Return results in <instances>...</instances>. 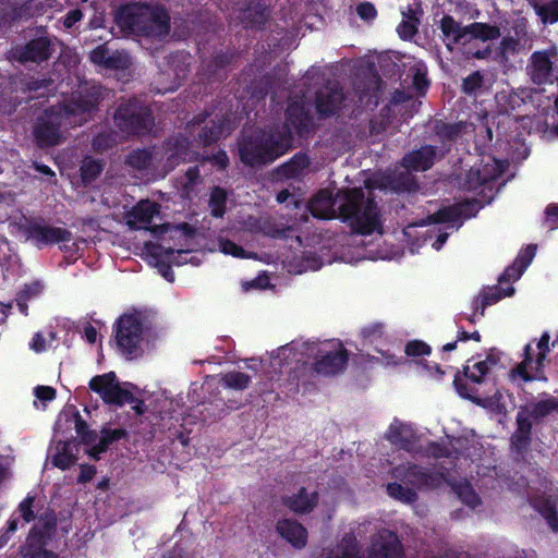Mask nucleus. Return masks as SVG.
<instances>
[{"mask_svg":"<svg viewBox=\"0 0 558 558\" xmlns=\"http://www.w3.org/2000/svg\"><path fill=\"white\" fill-rule=\"evenodd\" d=\"M104 93L105 89L99 85H86L70 98L45 110L33 131L38 147L59 145L62 142L61 128H74L87 122L97 110Z\"/></svg>","mask_w":558,"mask_h":558,"instance_id":"nucleus-1","label":"nucleus"},{"mask_svg":"<svg viewBox=\"0 0 558 558\" xmlns=\"http://www.w3.org/2000/svg\"><path fill=\"white\" fill-rule=\"evenodd\" d=\"M338 217L354 234L371 235L384 232L380 207L363 187H345L337 192Z\"/></svg>","mask_w":558,"mask_h":558,"instance_id":"nucleus-2","label":"nucleus"},{"mask_svg":"<svg viewBox=\"0 0 558 558\" xmlns=\"http://www.w3.org/2000/svg\"><path fill=\"white\" fill-rule=\"evenodd\" d=\"M304 355L313 356L315 361L312 365V372L322 376H337V374L345 371L350 361V353L341 342L290 343L281 345L278 350V356L287 365L290 361L308 365Z\"/></svg>","mask_w":558,"mask_h":558,"instance_id":"nucleus-3","label":"nucleus"},{"mask_svg":"<svg viewBox=\"0 0 558 558\" xmlns=\"http://www.w3.org/2000/svg\"><path fill=\"white\" fill-rule=\"evenodd\" d=\"M290 134L286 126L257 128L238 140L240 161L248 167H262L274 163L287 154Z\"/></svg>","mask_w":558,"mask_h":558,"instance_id":"nucleus-4","label":"nucleus"},{"mask_svg":"<svg viewBox=\"0 0 558 558\" xmlns=\"http://www.w3.org/2000/svg\"><path fill=\"white\" fill-rule=\"evenodd\" d=\"M175 239L178 240L180 247L187 245L189 241L191 240L179 236ZM190 254L191 250H174L172 247H165V245L156 243H145L143 248V256L147 264L151 267H155L160 276H162L165 280L169 282H173L175 280L172 265L182 266L186 265L189 262H193V258H187Z\"/></svg>","mask_w":558,"mask_h":558,"instance_id":"nucleus-5","label":"nucleus"},{"mask_svg":"<svg viewBox=\"0 0 558 558\" xmlns=\"http://www.w3.org/2000/svg\"><path fill=\"white\" fill-rule=\"evenodd\" d=\"M277 126H286L290 134L287 151L294 147V134L300 138H307L315 130L312 111L302 97L291 100L284 111V121Z\"/></svg>","mask_w":558,"mask_h":558,"instance_id":"nucleus-6","label":"nucleus"},{"mask_svg":"<svg viewBox=\"0 0 558 558\" xmlns=\"http://www.w3.org/2000/svg\"><path fill=\"white\" fill-rule=\"evenodd\" d=\"M160 214V205L158 203H151L150 201H142V229L148 230L150 233L155 235V238H159V235H165L169 233V238H185V239H195L196 229L193 225L189 222H181L178 225L170 223H155L153 225V218L155 215Z\"/></svg>","mask_w":558,"mask_h":558,"instance_id":"nucleus-7","label":"nucleus"},{"mask_svg":"<svg viewBox=\"0 0 558 558\" xmlns=\"http://www.w3.org/2000/svg\"><path fill=\"white\" fill-rule=\"evenodd\" d=\"M89 388L100 395L106 403L123 405L135 400L133 393L120 385L113 372L93 377Z\"/></svg>","mask_w":558,"mask_h":558,"instance_id":"nucleus-8","label":"nucleus"},{"mask_svg":"<svg viewBox=\"0 0 558 558\" xmlns=\"http://www.w3.org/2000/svg\"><path fill=\"white\" fill-rule=\"evenodd\" d=\"M116 341L128 359H135L140 345V316L136 313L122 315L116 326Z\"/></svg>","mask_w":558,"mask_h":558,"instance_id":"nucleus-9","label":"nucleus"},{"mask_svg":"<svg viewBox=\"0 0 558 558\" xmlns=\"http://www.w3.org/2000/svg\"><path fill=\"white\" fill-rule=\"evenodd\" d=\"M142 36L163 38L170 32V15L165 5L142 2Z\"/></svg>","mask_w":558,"mask_h":558,"instance_id":"nucleus-10","label":"nucleus"},{"mask_svg":"<svg viewBox=\"0 0 558 558\" xmlns=\"http://www.w3.org/2000/svg\"><path fill=\"white\" fill-rule=\"evenodd\" d=\"M236 11L240 23L246 29L265 28L270 19L268 0H239Z\"/></svg>","mask_w":558,"mask_h":558,"instance_id":"nucleus-11","label":"nucleus"},{"mask_svg":"<svg viewBox=\"0 0 558 558\" xmlns=\"http://www.w3.org/2000/svg\"><path fill=\"white\" fill-rule=\"evenodd\" d=\"M52 41L47 36H40L29 40L25 45H19L11 51V59L22 64L27 62L41 63L47 61L52 54Z\"/></svg>","mask_w":558,"mask_h":558,"instance_id":"nucleus-12","label":"nucleus"},{"mask_svg":"<svg viewBox=\"0 0 558 558\" xmlns=\"http://www.w3.org/2000/svg\"><path fill=\"white\" fill-rule=\"evenodd\" d=\"M393 476L400 478L401 482L411 485L412 488H435L441 482V475L438 472H433L430 469L417 465L408 464L397 466L393 471Z\"/></svg>","mask_w":558,"mask_h":558,"instance_id":"nucleus-13","label":"nucleus"},{"mask_svg":"<svg viewBox=\"0 0 558 558\" xmlns=\"http://www.w3.org/2000/svg\"><path fill=\"white\" fill-rule=\"evenodd\" d=\"M345 101L343 89L338 84L325 85L316 90L315 109L319 119H327L338 114Z\"/></svg>","mask_w":558,"mask_h":558,"instance_id":"nucleus-14","label":"nucleus"},{"mask_svg":"<svg viewBox=\"0 0 558 558\" xmlns=\"http://www.w3.org/2000/svg\"><path fill=\"white\" fill-rule=\"evenodd\" d=\"M515 429L510 438V450L517 456H524L532 445L533 423L527 408H520L515 415Z\"/></svg>","mask_w":558,"mask_h":558,"instance_id":"nucleus-15","label":"nucleus"},{"mask_svg":"<svg viewBox=\"0 0 558 558\" xmlns=\"http://www.w3.org/2000/svg\"><path fill=\"white\" fill-rule=\"evenodd\" d=\"M207 112H201L194 116L192 121L187 123L189 129L201 126L196 141L202 147H210V145L218 143L226 128L223 118L207 121Z\"/></svg>","mask_w":558,"mask_h":558,"instance_id":"nucleus-16","label":"nucleus"},{"mask_svg":"<svg viewBox=\"0 0 558 558\" xmlns=\"http://www.w3.org/2000/svg\"><path fill=\"white\" fill-rule=\"evenodd\" d=\"M118 129L125 135H136L140 130V104L136 99L119 106L114 114Z\"/></svg>","mask_w":558,"mask_h":558,"instance_id":"nucleus-17","label":"nucleus"},{"mask_svg":"<svg viewBox=\"0 0 558 558\" xmlns=\"http://www.w3.org/2000/svg\"><path fill=\"white\" fill-rule=\"evenodd\" d=\"M89 59L93 63L109 70H124L131 64L126 52L111 50L106 44L96 47L90 52Z\"/></svg>","mask_w":558,"mask_h":558,"instance_id":"nucleus-18","label":"nucleus"},{"mask_svg":"<svg viewBox=\"0 0 558 558\" xmlns=\"http://www.w3.org/2000/svg\"><path fill=\"white\" fill-rule=\"evenodd\" d=\"M437 154V147L430 146V144H425L420 148L412 149L404 154L401 165L408 170L426 171L433 168Z\"/></svg>","mask_w":558,"mask_h":558,"instance_id":"nucleus-19","label":"nucleus"},{"mask_svg":"<svg viewBox=\"0 0 558 558\" xmlns=\"http://www.w3.org/2000/svg\"><path fill=\"white\" fill-rule=\"evenodd\" d=\"M530 80L536 85L553 82V61L548 51H535L526 66Z\"/></svg>","mask_w":558,"mask_h":558,"instance_id":"nucleus-20","label":"nucleus"},{"mask_svg":"<svg viewBox=\"0 0 558 558\" xmlns=\"http://www.w3.org/2000/svg\"><path fill=\"white\" fill-rule=\"evenodd\" d=\"M387 440H389L391 445L400 448V450L412 452L416 448L418 438L412 425L404 424L402 421L396 418L393 423L389 425Z\"/></svg>","mask_w":558,"mask_h":558,"instance_id":"nucleus-21","label":"nucleus"},{"mask_svg":"<svg viewBox=\"0 0 558 558\" xmlns=\"http://www.w3.org/2000/svg\"><path fill=\"white\" fill-rule=\"evenodd\" d=\"M167 160L166 165L169 169H174L180 163L192 161L194 153L191 150V140L183 134H177L166 142Z\"/></svg>","mask_w":558,"mask_h":558,"instance_id":"nucleus-22","label":"nucleus"},{"mask_svg":"<svg viewBox=\"0 0 558 558\" xmlns=\"http://www.w3.org/2000/svg\"><path fill=\"white\" fill-rule=\"evenodd\" d=\"M367 558H404V550L397 534L387 531L372 543Z\"/></svg>","mask_w":558,"mask_h":558,"instance_id":"nucleus-23","label":"nucleus"},{"mask_svg":"<svg viewBox=\"0 0 558 558\" xmlns=\"http://www.w3.org/2000/svg\"><path fill=\"white\" fill-rule=\"evenodd\" d=\"M439 28L442 34V41L450 52L453 51L456 45L466 44L469 36L468 25H461L452 15H442L439 21Z\"/></svg>","mask_w":558,"mask_h":558,"instance_id":"nucleus-24","label":"nucleus"},{"mask_svg":"<svg viewBox=\"0 0 558 558\" xmlns=\"http://www.w3.org/2000/svg\"><path fill=\"white\" fill-rule=\"evenodd\" d=\"M276 530L279 535L294 548H304L308 542V531L298 520H278Z\"/></svg>","mask_w":558,"mask_h":558,"instance_id":"nucleus-25","label":"nucleus"},{"mask_svg":"<svg viewBox=\"0 0 558 558\" xmlns=\"http://www.w3.org/2000/svg\"><path fill=\"white\" fill-rule=\"evenodd\" d=\"M162 340V329L156 312L151 308L142 310V343L147 350H154Z\"/></svg>","mask_w":558,"mask_h":558,"instance_id":"nucleus-26","label":"nucleus"},{"mask_svg":"<svg viewBox=\"0 0 558 558\" xmlns=\"http://www.w3.org/2000/svg\"><path fill=\"white\" fill-rule=\"evenodd\" d=\"M338 194L332 197L329 191L322 190L308 202L307 208L312 217L332 219L337 217L333 207L338 208Z\"/></svg>","mask_w":558,"mask_h":558,"instance_id":"nucleus-27","label":"nucleus"},{"mask_svg":"<svg viewBox=\"0 0 558 558\" xmlns=\"http://www.w3.org/2000/svg\"><path fill=\"white\" fill-rule=\"evenodd\" d=\"M116 23L124 36L140 35V4L122 5L116 13Z\"/></svg>","mask_w":558,"mask_h":558,"instance_id":"nucleus-28","label":"nucleus"},{"mask_svg":"<svg viewBox=\"0 0 558 558\" xmlns=\"http://www.w3.org/2000/svg\"><path fill=\"white\" fill-rule=\"evenodd\" d=\"M78 449L73 440L62 441L59 440L50 448L49 458L51 463L61 470H66L76 462V454Z\"/></svg>","mask_w":558,"mask_h":558,"instance_id":"nucleus-29","label":"nucleus"},{"mask_svg":"<svg viewBox=\"0 0 558 558\" xmlns=\"http://www.w3.org/2000/svg\"><path fill=\"white\" fill-rule=\"evenodd\" d=\"M57 525V518L53 513H47L39 519V524L34 527L27 538L29 549L44 550L45 538L50 537Z\"/></svg>","mask_w":558,"mask_h":558,"instance_id":"nucleus-30","label":"nucleus"},{"mask_svg":"<svg viewBox=\"0 0 558 558\" xmlns=\"http://www.w3.org/2000/svg\"><path fill=\"white\" fill-rule=\"evenodd\" d=\"M31 235L43 244L69 242L72 239L71 232L66 229L40 225H34L31 228Z\"/></svg>","mask_w":558,"mask_h":558,"instance_id":"nucleus-31","label":"nucleus"},{"mask_svg":"<svg viewBox=\"0 0 558 558\" xmlns=\"http://www.w3.org/2000/svg\"><path fill=\"white\" fill-rule=\"evenodd\" d=\"M317 500V493L310 495L305 487H301L296 494L282 498V504L294 513L304 514L310 513L316 507Z\"/></svg>","mask_w":558,"mask_h":558,"instance_id":"nucleus-32","label":"nucleus"},{"mask_svg":"<svg viewBox=\"0 0 558 558\" xmlns=\"http://www.w3.org/2000/svg\"><path fill=\"white\" fill-rule=\"evenodd\" d=\"M531 5L543 26L558 23V0H532Z\"/></svg>","mask_w":558,"mask_h":558,"instance_id":"nucleus-33","label":"nucleus"},{"mask_svg":"<svg viewBox=\"0 0 558 558\" xmlns=\"http://www.w3.org/2000/svg\"><path fill=\"white\" fill-rule=\"evenodd\" d=\"M514 292V287H507L506 290H502L499 286H493L488 288H484L478 294L480 299V316L484 317L485 308L492 306V304L498 303L499 300L506 296H511Z\"/></svg>","mask_w":558,"mask_h":558,"instance_id":"nucleus-34","label":"nucleus"},{"mask_svg":"<svg viewBox=\"0 0 558 558\" xmlns=\"http://www.w3.org/2000/svg\"><path fill=\"white\" fill-rule=\"evenodd\" d=\"M497 174L495 169H489L488 165L481 168H471L465 177L464 185L469 191H476V189L488 184V182L496 180Z\"/></svg>","mask_w":558,"mask_h":558,"instance_id":"nucleus-35","label":"nucleus"},{"mask_svg":"<svg viewBox=\"0 0 558 558\" xmlns=\"http://www.w3.org/2000/svg\"><path fill=\"white\" fill-rule=\"evenodd\" d=\"M533 362H535L533 356V349L531 343H527L524 347L523 360L522 362H519L515 367H513V369L511 371V376H518L522 379V381L525 383H531L535 380L547 381L546 376L539 377L537 375H532V373L527 371V367L532 366Z\"/></svg>","mask_w":558,"mask_h":558,"instance_id":"nucleus-36","label":"nucleus"},{"mask_svg":"<svg viewBox=\"0 0 558 558\" xmlns=\"http://www.w3.org/2000/svg\"><path fill=\"white\" fill-rule=\"evenodd\" d=\"M469 36L481 41H493L501 36L500 27L486 22H472L468 25Z\"/></svg>","mask_w":558,"mask_h":558,"instance_id":"nucleus-37","label":"nucleus"},{"mask_svg":"<svg viewBox=\"0 0 558 558\" xmlns=\"http://www.w3.org/2000/svg\"><path fill=\"white\" fill-rule=\"evenodd\" d=\"M310 163L311 160L308 155L304 153L294 154L292 158L281 165V174L287 178H298L304 173Z\"/></svg>","mask_w":558,"mask_h":558,"instance_id":"nucleus-38","label":"nucleus"},{"mask_svg":"<svg viewBox=\"0 0 558 558\" xmlns=\"http://www.w3.org/2000/svg\"><path fill=\"white\" fill-rule=\"evenodd\" d=\"M251 381L252 377L247 375V373L231 371L221 374L219 384L223 388L234 389L235 391H244V389L248 388Z\"/></svg>","mask_w":558,"mask_h":558,"instance_id":"nucleus-39","label":"nucleus"},{"mask_svg":"<svg viewBox=\"0 0 558 558\" xmlns=\"http://www.w3.org/2000/svg\"><path fill=\"white\" fill-rule=\"evenodd\" d=\"M555 410H558V399L549 397L541 399L538 402L531 403L530 408H527V413L532 422H539L544 416H547Z\"/></svg>","mask_w":558,"mask_h":558,"instance_id":"nucleus-40","label":"nucleus"},{"mask_svg":"<svg viewBox=\"0 0 558 558\" xmlns=\"http://www.w3.org/2000/svg\"><path fill=\"white\" fill-rule=\"evenodd\" d=\"M323 558H361L359 543L353 536H344L337 546V551L328 553Z\"/></svg>","mask_w":558,"mask_h":558,"instance_id":"nucleus-41","label":"nucleus"},{"mask_svg":"<svg viewBox=\"0 0 558 558\" xmlns=\"http://www.w3.org/2000/svg\"><path fill=\"white\" fill-rule=\"evenodd\" d=\"M228 194L221 186H214L210 192L208 205L214 218H222L227 211Z\"/></svg>","mask_w":558,"mask_h":558,"instance_id":"nucleus-42","label":"nucleus"},{"mask_svg":"<svg viewBox=\"0 0 558 558\" xmlns=\"http://www.w3.org/2000/svg\"><path fill=\"white\" fill-rule=\"evenodd\" d=\"M387 493L393 498L404 504H413L417 500V494L412 487H404L401 483L391 482L387 484Z\"/></svg>","mask_w":558,"mask_h":558,"instance_id":"nucleus-43","label":"nucleus"},{"mask_svg":"<svg viewBox=\"0 0 558 558\" xmlns=\"http://www.w3.org/2000/svg\"><path fill=\"white\" fill-rule=\"evenodd\" d=\"M105 163L101 160L86 157L81 166V175L84 183L95 181L104 170Z\"/></svg>","mask_w":558,"mask_h":558,"instance_id":"nucleus-44","label":"nucleus"},{"mask_svg":"<svg viewBox=\"0 0 558 558\" xmlns=\"http://www.w3.org/2000/svg\"><path fill=\"white\" fill-rule=\"evenodd\" d=\"M461 214L462 211L459 206H446L430 214L428 220L434 223L456 222L460 219Z\"/></svg>","mask_w":558,"mask_h":558,"instance_id":"nucleus-45","label":"nucleus"},{"mask_svg":"<svg viewBox=\"0 0 558 558\" xmlns=\"http://www.w3.org/2000/svg\"><path fill=\"white\" fill-rule=\"evenodd\" d=\"M118 144V135L112 131L99 132L93 140V148L96 153H105Z\"/></svg>","mask_w":558,"mask_h":558,"instance_id":"nucleus-46","label":"nucleus"},{"mask_svg":"<svg viewBox=\"0 0 558 558\" xmlns=\"http://www.w3.org/2000/svg\"><path fill=\"white\" fill-rule=\"evenodd\" d=\"M522 48L518 38L511 36H505L501 38L500 44L497 47V60H508L509 54L518 53Z\"/></svg>","mask_w":558,"mask_h":558,"instance_id":"nucleus-47","label":"nucleus"},{"mask_svg":"<svg viewBox=\"0 0 558 558\" xmlns=\"http://www.w3.org/2000/svg\"><path fill=\"white\" fill-rule=\"evenodd\" d=\"M473 371H471L470 365L463 366V375L469 380L475 384H481L484 381L486 374L489 372V366L487 364L486 359L483 361H477L473 364Z\"/></svg>","mask_w":558,"mask_h":558,"instance_id":"nucleus-48","label":"nucleus"},{"mask_svg":"<svg viewBox=\"0 0 558 558\" xmlns=\"http://www.w3.org/2000/svg\"><path fill=\"white\" fill-rule=\"evenodd\" d=\"M456 492L461 501L468 506H471L473 509L474 507L481 505V497L478 494H476L471 483H460L457 486Z\"/></svg>","mask_w":558,"mask_h":558,"instance_id":"nucleus-49","label":"nucleus"},{"mask_svg":"<svg viewBox=\"0 0 558 558\" xmlns=\"http://www.w3.org/2000/svg\"><path fill=\"white\" fill-rule=\"evenodd\" d=\"M538 511L543 519L547 521L550 530L558 532V513L557 506L550 499H544L538 508Z\"/></svg>","mask_w":558,"mask_h":558,"instance_id":"nucleus-50","label":"nucleus"},{"mask_svg":"<svg viewBox=\"0 0 558 558\" xmlns=\"http://www.w3.org/2000/svg\"><path fill=\"white\" fill-rule=\"evenodd\" d=\"M462 132L461 123H448V122H437L435 125V133L442 141H456L457 137Z\"/></svg>","mask_w":558,"mask_h":558,"instance_id":"nucleus-51","label":"nucleus"},{"mask_svg":"<svg viewBox=\"0 0 558 558\" xmlns=\"http://www.w3.org/2000/svg\"><path fill=\"white\" fill-rule=\"evenodd\" d=\"M484 84V75L480 72V70H475L471 74L466 75L463 78L461 84V90L464 95H474L476 90H480Z\"/></svg>","mask_w":558,"mask_h":558,"instance_id":"nucleus-52","label":"nucleus"},{"mask_svg":"<svg viewBox=\"0 0 558 558\" xmlns=\"http://www.w3.org/2000/svg\"><path fill=\"white\" fill-rule=\"evenodd\" d=\"M453 386L459 397L471 400L477 404L481 403V399L474 396V392L476 391L475 388L469 387L468 383L464 381L463 377H461L460 372H457L454 375Z\"/></svg>","mask_w":558,"mask_h":558,"instance_id":"nucleus-53","label":"nucleus"},{"mask_svg":"<svg viewBox=\"0 0 558 558\" xmlns=\"http://www.w3.org/2000/svg\"><path fill=\"white\" fill-rule=\"evenodd\" d=\"M234 58L235 53L232 51H220L210 58L207 66L213 73H216L218 70L226 69L233 62Z\"/></svg>","mask_w":558,"mask_h":558,"instance_id":"nucleus-54","label":"nucleus"},{"mask_svg":"<svg viewBox=\"0 0 558 558\" xmlns=\"http://www.w3.org/2000/svg\"><path fill=\"white\" fill-rule=\"evenodd\" d=\"M549 340L550 335L548 332H543L537 342L538 352L534 360V368L536 372H542L544 368V361L549 352Z\"/></svg>","mask_w":558,"mask_h":558,"instance_id":"nucleus-55","label":"nucleus"},{"mask_svg":"<svg viewBox=\"0 0 558 558\" xmlns=\"http://www.w3.org/2000/svg\"><path fill=\"white\" fill-rule=\"evenodd\" d=\"M205 161L213 165L218 170H227L230 165L228 153L225 149H218L214 154L204 155L202 157V163H205Z\"/></svg>","mask_w":558,"mask_h":558,"instance_id":"nucleus-56","label":"nucleus"},{"mask_svg":"<svg viewBox=\"0 0 558 558\" xmlns=\"http://www.w3.org/2000/svg\"><path fill=\"white\" fill-rule=\"evenodd\" d=\"M385 335V324L383 323H371L361 329L362 339L373 343L378 339H381Z\"/></svg>","mask_w":558,"mask_h":558,"instance_id":"nucleus-57","label":"nucleus"},{"mask_svg":"<svg viewBox=\"0 0 558 558\" xmlns=\"http://www.w3.org/2000/svg\"><path fill=\"white\" fill-rule=\"evenodd\" d=\"M430 345L423 340H410L404 347V354L408 356L430 355Z\"/></svg>","mask_w":558,"mask_h":558,"instance_id":"nucleus-58","label":"nucleus"},{"mask_svg":"<svg viewBox=\"0 0 558 558\" xmlns=\"http://www.w3.org/2000/svg\"><path fill=\"white\" fill-rule=\"evenodd\" d=\"M536 250V244H527L525 248L519 251L515 259L518 262L519 269L521 270L522 274L534 259Z\"/></svg>","mask_w":558,"mask_h":558,"instance_id":"nucleus-59","label":"nucleus"},{"mask_svg":"<svg viewBox=\"0 0 558 558\" xmlns=\"http://www.w3.org/2000/svg\"><path fill=\"white\" fill-rule=\"evenodd\" d=\"M412 85L417 95L424 96L430 86V81L427 77L426 70L416 69L413 75Z\"/></svg>","mask_w":558,"mask_h":558,"instance_id":"nucleus-60","label":"nucleus"},{"mask_svg":"<svg viewBox=\"0 0 558 558\" xmlns=\"http://www.w3.org/2000/svg\"><path fill=\"white\" fill-rule=\"evenodd\" d=\"M356 14L362 21L373 22L376 20L378 12L372 1H362V3L356 5Z\"/></svg>","mask_w":558,"mask_h":558,"instance_id":"nucleus-61","label":"nucleus"},{"mask_svg":"<svg viewBox=\"0 0 558 558\" xmlns=\"http://www.w3.org/2000/svg\"><path fill=\"white\" fill-rule=\"evenodd\" d=\"M259 90L262 96L272 95V98L277 96V80L274 74H265L259 81Z\"/></svg>","mask_w":558,"mask_h":558,"instance_id":"nucleus-62","label":"nucleus"},{"mask_svg":"<svg viewBox=\"0 0 558 558\" xmlns=\"http://www.w3.org/2000/svg\"><path fill=\"white\" fill-rule=\"evenodd\" d=\"M399 37L402 39H412L417 34V26L415 22L403 20L397 27Z\"/></svg>","mask_w":558,"mask_h":558,"instance_id":"nucleus-63","label":"nucleus"},{"mask_svg":"<svg viewBox=\"0 0 558 558\" xmlns=\"http://www.w3.org/2000/svg\"><path fill=\"white\" fill-rule=\"evenodd\" d=\"M545 223L548 229L554 230L558 228V205L557 203H550L545 208Z\"/></svg>","mask_w":558,"mask_h":558,"instance_id":"nucleus-64","label":"nucleus"}]
</instances>
